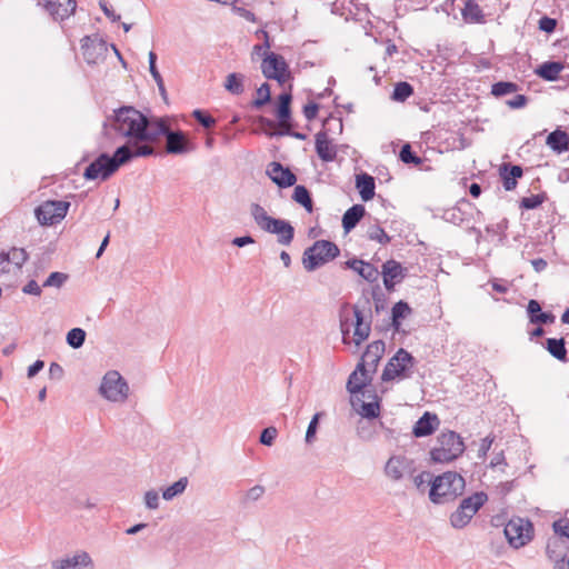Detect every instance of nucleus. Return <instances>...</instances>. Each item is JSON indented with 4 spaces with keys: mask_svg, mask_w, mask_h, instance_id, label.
I'll list each match as a JSON object with an SVG mask.
<instances>
[{
    "mask_svg": "<svg viewBox=\"0 0 569 569\" xmlns=\"http://www.w3.org/2000/svg\"><path fill=\"white\" fill-rule=\"evenodd\" d=\"M156 120L151 121L141 111L131 106H123L109 116L103 122V128H110L122 138H127L133 144L138 142L153 143L157 134L153 132Z\"/></svg>",
    "mask_w": 569,
    "mask_h": 569,
    "instance_id": "nucleus-1",
    "label": "nucleus"
},
{
    "mask_svg": "<svg viewBox=\"0 0 569 569\" xmlns=\"http://www.w3.org/2000/svg\"><path fill=\"white\" fill-rule=\"evenodd\" d=\"M465 487V479L459 473L447 471L433 479L429 498L436 505H443L462 495Z\"/></svg>",
    "mask_w": 569,
    "mask_h": 569,
    "instance_id": "nucleus-2",
    "label": "nucleus"
},
{
    "mask_svg": "<svg viewBox=\"0 0 569 569\" xmlns=\"http://www.w3.org/2000/svg\"><path fill=\"white\" fill-rule=\"evenodd\" d=\"M250 213L261 230L278 236V243L282 246L291 244L295 229L289 221L269 216L259 203H251Z\"/></svg>",
    "mask_w": 569,
    "mask_h": 569,
    "instance_id": "nucleus-3",
    "label": "nucleus"
},
{
    "mask_svg": "<svg viewBox=\"0 0 569 569\" xmlns=\"http://www.w3.org/2000/svg\"><path fill=\"white\" fill-rule=\"evenodd\" d=\"M465 451L461 437L451 430L441 432L437 439V446L430 451L431 460L448 463L456 460Z\"/></svg>",
    "mask_w": 569,
    "mask_h": 569,
    "instance_id": "nucleus-4",
    "label": "nucleus"
},
{
    "mask_svg": "<svg viewBox=\"0 0 569 569\" xmlns=\"http://www.w3.org/2000/svg\"><path fill=\"white\" fill-rule=\"evenodd\" d=\"M340 253L339 247L329 240H317L307 248L302 256V264L307 271H313L333 260Z\"/></svg>",
    "mask_w": 569,
    "mask_h": 569,
    "instance_id": "nucleus-5",
    "label": "nucleus"
},
{
    "mask_svg": "<svg viewBox=\"0 0 569 569\" xmlns=\"http://www.w3.org/2000/svg\"><path fill=\"white\" fill-rule=\"evenodd\" d=\"M487 501L488 495L483 491H478L463 498L456 511L450 516L451 526L456 529L465 528Z\"/></svg>",
    "mask_w": 569,
    "mask_h": 569,
    "instance_id": "nucleus-6",
    "label": "nucleus"
},
{
    "mask_svg": "<svg viewBox=\"0 0 569 569\" xmlns=\"http://www.w3.org/2000/svg\"><path fill=\"white\" fill-rule=\"evenodd\" d=\"M129 385L117 370H109L102 377L99 393L111 402H124L129 397Z\"/></svg>",
    "mask_w": 569,
    "mask_h": 569,
    "instance_id": "nucleus-7",
    "label": "nucleus"
},
{
    "mask_svg": "<svg viewBox=\"0 0 569 569\" xmlns=\"http://www.w3.org/2000/svg\"><path fill=\"white\" fill-rule=\"evenodd\" d=\"M505 536L509 545L519 549L528 545L535 536L533 525L529 519L515 517L505 526Z\"/></svg>",
    "mask_w": 569,
    "mask_h": 569,
    "instance_id": "nucleus-8",
    "label": "nucleus"
},
{
    "mask_svg": "<svg viewBox=\"0 0 569 569\" xmlns=\"http://www.w3.org/2000/svg\"><path fill=\"white\" fill-rule=\"evenodd\" d=\"M416 362V359L410 352L400 348L386 365L381 375L382 381H391L398 377L409 378Z\"/></svg>",
    "mask_w": 569,
    "mask_h": 569,
    "instance_id": "nucleus-9",
    "label": "nucleus"
},
{
    "mask_svg": "<svg viewBox=\"0 0 569 569\" xmlns=\"http://www.w3.org/2000/svg\"><path fill=\"white\" fill-rule=\"evenodd\" d=\"M153 132L157 134V141L161 136L166 137V150L171 154H181L191 150L189 141L182 131H172L163 119H156Z\"/></svg>",
    "mask_w": 569,
    "mask_h": 569,
    "instance_id": "nucleus-10",
    "label": "nucleus"
},
{
    "mask_svg": "<svg viewBox=\"0 0 569 569\" xmlns=\"http://www.w3.org/2000/svg\"><path fill=\"white\" fill-rule=\"evenodd\" d=\"M69 208L68 201L47 200L36 208L34 214L41 226H53L64 219Z\"/></svg>",
    "mask_w": 569,
    "mask_h": 569,
    "instance_id": "nucleus-11",
    "label": "nucleus"
},
{
    "mask_svg": "<svg viewBox=\"0 0 569 569\" xmlns=\"http://www.w3.org/2000/svg\"><path fill=\"white\" fill-rule=\"evenodd\" d=\"M154 154V148L150 143L138 142L133 144L128 140L127 143L118 147L112 156L111 161L116 164V170L128 163L130 160L137 157H148Z\"/></svg>",
    "mask_w": 569,
    "mask_h": 569,
    "instance_id": "nucleus-12",
    "label": "nucleus"
},
{
    "mask_svg": "<svg viewBox=\"0 0 569 569\" xmlns=\"http://www.w3.org/2000/svg\"><path fill=\"white\" fill-rule=\"evenodd\" d=\"M352 310L356 319L353 341L357 346H359L369 338L371 332L372 316L369 298L363 299L362 309H360L359 305H355Z\"/></svg>",
    "mask_w": 569,
    "mask_h": 569,
    "instance_id": "nucleus-13",
    "label": "nucleus"
},
{
    "mask_svg": "<svg viewBox=\"0 0 569 569\" xmlns=\"http://www.w3.org/2000/svg\"><path fill=\"white\" fill-rule=\"evenodd\" d=\"M261 71L267 79L277 80L280 84H283L289 78L288 63L281 54L274 52H266Z\"/></svg>",
    "mask_w": 569,
    "mask_h": 569,
    "instance_id": "nucleus-14",
    "label": "nucleus"
},
{
    "mask_svg": "<svg viewBox=\"0 0 569 569\" xmlns=\"http://www.w3.org/2000/svg\"><path fill=\"white\" fill-rule=\"evenodd\" d=\"M291 93L283 92L278 97L276 116L281 127L280 134H288L299 140H306L307 136L305 133L292 131L291 129Z\"/></svg>",
    "mask_w": 569,
    "mask_h": 569,
    "instance_id": "nucleus-15",
    "label": "nucleus"
},
{
    "mask_svg": "<svg viewBox=\"0 0 569 569\" xmlns=\"http://www.w3.org/2000/svg\"><path fill=\"white\" fill-rule=\"evenodd\" d=\"M116 172V164L111 161L110 156L101 153L86 168L83 178L86 180L100 179L106 181Z\"/></svg>",
    "mask_w": 569,
    "mask_h": 569,
    "instance_id": "nucleus-16",
    "label": "nucleus"
},
{
    "mask_svg": "<svg viewBox=\"0 0 569 569\" xmlns=\"http://www.w3.org/2000/svg\"><path fill=\"white\" fill-rule=\"evenodd\" d=\"M51 569H94V562L89 552L78 550L53 560Z\"/></svg>",
    "mask_w": 569,
    "mask_h": 569,
    "instance_id": "nucleus-17",
    "label": "nucleus"
},
{
    "mask_svg": "<svg viewBox=\"0 0 569 569\" xmlns=\"http://www.w3.org/2000/svg\"><path fill=\"white\" fill-rule=\"evenodd\" d=\"M107 50L106 41L97 34L86 36L81 39L82 56L89 64H96L99 60L103 59Z\"/></svg>",
    "mask_w": 569,
    "mask_h": 569,
    "instance_id": "nucleus-18",
    "label": "nucleus"
},
{
    "mask_svg": "<svg viewBox=\"0 0 569 569\" xmlns=\"http://www.w3.org/2000/svg\"><path fill=\"white\" fill-rule=\"evenodd\" d=\"M385 353V342L382 340H376L368 345L366 351L361 357V361L357 365V369L365 375L366 370L375 373L380 359Z\"/></svg>",
    "mask_w": 569,
    "mask_h": 569,
    "instance_id": "nucleus-19",
    "label": "nucleus"
},
{
    "mask_svg": "<svg viewBox=\"0 0 569 569\" xmlns=\"http://www.w3.org/2000/svg\"><path fill=\"white\" fill-rule=\"evenodd\" d=\"M28 260V253L23 248H11L9 251L0 252V273L16 272L22 268Z\"/></svg>",
    "mask_w": 569,
    "mask_h": 569,
    "instance_id": "nucleus-20",
    "label": "nucleus"
},
{
    "mask_svg": "<svg viewBox=\"0 0 569 569\" xmlns=\"http://www.w3.org/2000/svg\"><path fill=\"white\" fill-rule=\"evenodd\" d=\"M266 173L279 188H288L297 182V176L277 161L268 164Z\"/></svg>",
    "mask_w": 569,
    "mask_h": 569,
    "instance_id": "nucleus-21",
    "label": "nucleus"
},
{
    "mask_svg": "<svg viewBox=\"0 0 569 569\" xmlns=\"http://www.w3.org/2000/svg\"><path fill=\"white\" fill-rule=\"evenodd\" d=\"M385 472L391 480L399 481L412 472V460L403 456H392L385 466Z\"/></svg>",
    "mask_w": 569,
    "mask_h": 569,
    "instance_id": "nucleus-22",
    "label": "nucleus"
},
{
    "mask_svg": "<svg viewBox=\"0 0 569 569\" xmlns=\"http://www.w3.org/2000/svg\"><path fill=\"white\" fill-rule=\"evenodd\" d=\"M316 152L325 162H331L337 158V148L326 131H319L316 134Z\"/></svg>",
    "mask_w": 569,
    "mask_h": 569,
    "instance_id": "nucleus-23",
    "label": "nucleus"
},
{
    "mask_svg": "<svg viewBox=\"0 0 569 569\" xmlns=\"http://www.w3.org/2000/svg\"><path fill=\"white\" fill-rule=\"evenodd\" d=\"M362 396L370 399L371 401L365 402L358 399V402H360L359 408H357L358 413L367 419L378 418L380 416V398L376 391L366 390L363 391Z\"/></svg>",
    "mask_w": 569,
    "mask_h": 569,
    "instance_id": "nucleus-24",
    "label": "nucleus"
},
{
    "mask_svg": "<svg viewBox=\"0 0 569 569\" xmlns=\"http://www.w3.org/2000/svg\"><path fill=\"white\" fill-rule=\"evenodd\" d=\"M439 423L437 415L426 411L415 423L412 433L417 438L430 436L437 430Z\"/></svg>",
    "mask_w": 569,
    "mask_h": 569,
    "instance_id": "nucleus-25",
    "label": "nucleus"
},
{
    "mask_svg": "<svg viewBox=\"0 0 569 569\" xmlns=\"http://www.w3.org/2000/svg\"><path fill=\"white\" fill-rule=\"evenodd\" d=\"M77 8L76 0L47 1L46 9L54 20H64L70 17Z\"/></svg>",
    "mask_w": 569,
    "mask_h": 569,
    "instance_id": "nucleus-26",
    "label": "nucleus"
},
{
    "mask_svg": "<svg viewBox=\"0 0 569 569\" xmlns=\"http://www.w3.org/2000/svg\"><path fill=\"white\" fill-rule=\"evenodd\" d=\"M346 268L355 270L361 278L369 282H373L379 277L378 269L363 260L353 258L345 262Z\"/></svg>",
    "mask_w": 569,
    "mask_h": 569,
    "instance_id": "nucleus-27",
    "label": "nucleus"
},
{
    "mask_svg": "<svg viewBox=\"0 0 569 569\" xmlns=\"http://www.w3.org/2000/svg\"><path fill=\"white\" fill-rule=\"evenodd\" d=\"M405 269L396 260H388L382 264L383 283L388 290L395 286V281H400L403 277Z\"/></svg>",
    "mask_w": 569,
    "mask_h": 569,
    "instance_id": "nucleus-28",
    "label": "nucleus"
},
{
    "mask_svg": "<svg viewBox=\"0 0 569 569\" xmlns=\"http://www.w3.org/2000/svg\"><path fill=\"white\" fill-rule=\"evenodd\" d=\"M372 380V373L369 372V370L365 371V375H362L357 368L356 370L349 376L347 381V390L351 395H357L359 392L363 393L366 391V387L368 383H370Z\"/></svg>",
    "mask_w": 569,
    "mask_h": 569,
    "instance_id": "nucleus-29",
    "label": "nucleus"
},
{
    "mask_svg": "<svg viewBox=\"0 0 569 569\" xmlns=\"http://www.w3.org/2000/svg\"><path fill=\"white\" fill-rule=\"evenodd\" d=\"M527 313L531 323L549 325L553 323L556 319L555 315L551 312H543L540 303L535 299L529 300L527 305Z\"/></svg>",
    "mask_w": 569,
    "mask_h": 569,
    "instance_id": "nucleus-30",
    "label": "nucleus"
},
{
    "mask_svg": "<svg viewBox=\"0 0 569 569\" xmlns=\"http://www.w3.org/2000/svg\"><path fill=\"white\" fill-rule=\"evenodd\" d=\"M547 146L557 153H563L569 150V134L560 129L550 132L546 140Z\"/></svg>",
    "mask_w": 569,
    "mask_h": 569,
    "instance_id": "nucleus-31",
    "label": "nucleus"
},
{
    "mask_svg": "<svg viewBox=\"0 0 569 569\" xmlns=\"http://www.w3.org/2000/svg\"><path fill=\"white\" fill-rule=\"evenodd\" d=\"M366 209L362 204H353L342 216V228L350 232L363 218Z\"/></svg>",
    "mask_w": 569,
    "mask_h": 569,
    "instance_id": "nucleus-32",
    "label": "nucleus"
},
{
    "mask_svg": "<svg viewBox=\"0 0 569 569\" xmlns=\"http://www.w3.org/2000/svg\"><path fill=\"white\" fill-rule=\"evenodd\" d=\"M356 188L359 190L360 197L363 201H369L375 197V179L368 173H360L356 176Z\"/></svg>",
    "mask_w": 569,
    "mask_h": 569,
    "instance_id": "nucleus-33",
    "label": "nucleus"
},
{
    "mask_svg": "<svg viewBox=\"0 0 569 569\" xmlns=\"http://www.w3.org/2000/svg\"><path fill=\"white\" fill-rule=\"evenodd\" d=\"M523 171L520 166L503 164L500 170L503 188L507 191L513 190L517 186V179L522 176Z\"/></svg>",
    "mask_w": 569,
    "mask_h": 569,
    "instance_id": "nucleus-34",
    "label": "nucleus"
},
{
    "mask_svg": "<svg viewBox=\"0 0 569 569\" xmlns=\"http://www.w3.org/2000/svg\"><path fill=\"white\" fill-rule=\"evenodd\" d=\"M563 70V64L559 61H547L540 64L536 73L547 81H556L560 72Z\"/></svg>",
    "mask_w": 569,
    "mask_h": 569,
    "instance_id": "nucleus-35",
    "label": "nucleus"
},
{
    "mask_svg": "<svg viewBox=\"0 0 569 569\" xmlns=\"http://www.w3.org/2000/svg\"><path fill=\"white\" fill-rule=\"evenodd\" d=\"M412 312L408 302L400 300L395 303L391 309V327L395 331H400L401 320L410 316Z\"/></svg>",
    "mask_w": 569,
    "mask_h": 569,
    "instance_id": "nucleus-36",
    "label": "nucleus"
},
{
    "mask_svg": "<svg viewBox=\"0 0 569 569\" xmlns=\"http://www.w3.org/2000/svg\"><path fill=\"white\" fill-rule=\"evenodd\" d=\"M546 349L557 360L567 361V349L563 338H548L546 340Z\"/></svg>",
    "mask_w": 569,
    "mask_h": 569,
    "instance_id": "nucleus-37",
    "label": "nucleus"
},
{
    "mask_svg": "<svg viewBox=\"0 0 569 569\" xmlns=\"http://www.w3.org/2000/svg\"><path fill=\"white\" fill-rule=\"evenodd\" d=\"M462 17L467 22H482L483 13L476 0H467L461 10Z\"/></svg>",
    "mask_w": 569,
    "mask_h": 569,
    "instance_id": "nucleus-38",
    "label": "nucleus"
},
{
    "mask_svg": "<svg viewBox=\"0 0 569 569\" xmlns=\"http://www.w3.org/2000/svg\"><path fill=\"white\" fill-rule=\"evenodd\" d=\"M292 199L297 203L301 204L308 212H312L313 202L311 199V194L305 186L299 184L295 187Z\"/></svg>",
    "mask_w": 569,
    "mask_h": 569,
    "instance_id": "nucleus-39",
    "label": "nucleus"
},
{
    "mask_svg": "<svg viewBox=\"0 0 569 569\" xmlns=\"http://www.w3.org/2000/svg\"><path fill=\"white\" fill-rule=\"evenodd\" d=\"M244 76L241 73H229L226 78L224 88L232 94H241L244 91Z\"/></svg>",
    "mask_w": 569,
    "mask_h": 569,
    "instance_id": "nucleus-40",
    "label": "nucleus"
},
{
    "mask_svg": "<svg viewBox=\"0 0 569 569\" xmlns=\"http://www.w3.org/2000/svg\"><path fill=\"white\" fill-rule=\"evenodd\" d=\"M156 61H157V54L153 51H150L149 52V70H150V73H151L153 80L156 81V83L158 86V89L160 91V94L162 96L163 100H167V91H166V88H164L163 79H162L160 72L157 69Z\"/></svg>",
    "mask_w": 569,
    "mask_h": 569,
    "instance_id": "nucleus-41",
    "label": "nucleus"
},
{
    "mask_svg": "<svg viewBox=\"0 0 569 569\" xmlns=\"http://www.w3.org/2000/svg\"><path fill=\"white\" fill-rule=\"evenodd\" d=\"M563 549L565 548H563L562 543L559 540L553 539V540L548 541L546 552H547L548 558L553 563H556L560 560L567 559V556H566Z\"/></svg>",
    "mask_w": 569,
    "mask_h": 569,
    "instance_id": "nucleus-42",
    "label": "nucleus"
},
{
    "mask_svg": "<svg viewBox=\"0 0 569 569\" xmlns=\"http://www.w3.org/2000/svg\"><path fill=\"white\" fill-rule=\"evenodd\" d=\"M188 486V478L182 477L171 486H169L167 489L162 491V498L167 501L172 500L177 496L183 493Z\"/></svg>",
    "mask_w": 569,
    "mask_h": 569,
    "instance_id": "nucleus-43",
    "label": "nucleus"
},
{
    "mask_svg": "<svg viewBox=\"0 0 569 569\" xmlns=\"http://www.w3.org/2000/svg\"><path fill=\"white\" fill-rule=\"evenodd\" d=\"M412 94L413 87L407 81H400L396 83L391 99L398 102H403Z\"/></svg>",
    "mask_w": 569,
    "mask_h": 569,
    "instance_id": "nucleus-44",
    "label": "nucleus"
},
{
    "mask_svg": "<svg viewBox=\"0 0 569 569\" xmlns=\"http://www.w3.org/2000/svg\"><path fill=\"white\" fill-rule=\"evenodd\" d=\"M399 159L406 164L419 166L422 163V159L418 157L409 143H405L399 152Z\"/></svg>",
    "mask_w": 569,
    "mask_h": 569,
    "instance_id": "nucleus-45",
    "label": "nucleus"
},
{
    "mask_svg": "<svg viewBox=\"0 0 569 569\" xmlns=\"http://www.w3.org/2000/svg\"><path fill=\"white\" fill-rule=\"evenodd\" d=\"M518 91V84L510 81H499L492 84L491 93L495 97H502Z\"/></svg>",
    "mask_w": 569,
    "mask_h": 569,
    "instance_id": "nucleus-46",
    "label": "nucleus"
},
{
    "mask_svg": "<svg viewBox=\"0 0 569 569\" xmlns=\"http://www.w3.org/2000/svg\"><path fill=\"white\" fill-rule=\"evenodd\" d=\"M257 99H254L252 102H251V106L252 108L254 109H260L262 108L264 104H267L270 99H271V94H270V86L264 82L262 83L258 89H257Z\"/></svg>",
    "mask_w": 569,
    "mask_h": 569,
    "instance_id": "nucleus-47",
    "label": "nucleus"
},
{
    "mask_svg": "<svg viewBox=\"0 0 569 569\" xmlns=\"http://www.w3.org/2000/svg\"><path fill=\"white\" fill-rule=\"evenodd\" d=\"M84 340L86 331L81 328H73L67 333V343L74 349L82 347Z\"/></svg>",
    "mask_w": 569,
    "mask_h": 569,
    "instance_id": "nucleus-48",
    "label": "nucleus"
},
{
    "mask_svg": "<svg viewBox=\"0 0 569 569\" xmlns=\"http://www.w3.org/2000/svg\"><path fill=\"white\" fill-rule=\"evenodd\" d=\"M442 218L455 226H460L465 222V212L458 207H452L443 211Z\"/></svg>",
    "mask_w": 569,
    "mask_h": 569,
    "instance_id": "nucleus-49",
    "label": "nucleus"
},
{
    "mask_svg": "<svg viewBox=\"0 0 569 569\" xmlns=\"http://www.w3.org/2000/svg\"><path fill=\"white\" fill-rule=\"evenodd\" d=\"M367 237L368 239L377 241L381 244H387L391 240L386 231L378 224H373L368 229Z\"/></svg>",
    "mask_w": 569,
    "mask_h": 569,
    "instance_id": "nucleus-50",
    "label": "nucleus"
},
{
    "mask_svg": "<svg viewBox=\"0 0 569 569\" xmlns=\"http://www.w3.org/2000/svg\"><path fill=\"white\" fill-rule=\"evenodd\" d=\"M546 199L545 193L532 194L530 197H525L520 201V207L527 210L538 208Z\"/></svg>",
    "mask_w": 569,
    "mask_h": 569,
    "instance_id": "nucleus-51",
    "label": "nucleus"
},
{
    "mask_svg": "<svg viewBox=\"0 0 569 569\" xmlns=\"http://www.w3.org/2000/svg\"><path fill=\"white\" fill-rule=\"evenodd\" d=\"M192 117L206 129H209L216 124V119L203 110L196 109L192 112Z\"/></svg>",
    "mask_w": 569,
    "mask_h": 569,
    "instance_id": "nucleus-52",
    "label": "nucleus"
},
{
    "mask_svg": "<svg viewBox=\"0 0 569 569\" xmlns=\"http://www.w3.org/2000/svg\"><path fill=\"white\" fill-rule=\"evenodd\" d=\"M266 492V489L261 485H256L248 489L243 496V503H247L249 501H258Z\"/></svg>",
    "mask_w": 569,
    "mask_h": 569,
    "instance_id": "nucleus-53",
    "label": "nucleus"
},
{
    "mask_svg": "<svg viewBox=\"0 0 569 569\" xmlns=\"http://www.w3.org/2000/svg\"><path fill=\"white\" fill-rule=\"evenodd\" d=\"M68 274L62 272H52L50 276L46 279L43 282V287H56L60 288L63 286V283L67 281Z\"/></svg>",
    "mask_w": 569,
    "mask_h": 569,
    "instance_id": "nucleus-54",
    "label": "nucleus"
},
{
    "mask_svg": "<svg viewBox=\"0 0 569 569\" xmlns=\"http://www.w3.org/2000/svg\"><path fill=\"white\" fill-rule=\"evenodd\" d=\"M433 481L432 475L428 471H422L419 475L413 477V483L417 487V489L423 491L426 486H431V482Z\"/></svg>",
    "mask_w": 569,
    "mask_h": 569,
    "instance_id": "nucleus-55",
    "label": "nucleus"
},
{
    "mask_svg": "<svg viewBox=\"0 0 569 569\" xmlns=\"http://www.w3.org/2000/svg\"><path fill=\"white\" fill-rule=\"evenodd\" d=\"M321 416H322L321 412H317L312 417L311 421L309 422V426H308L307 432H306V442L307 443H311L315 440V437H316V433H317L318 423H319V419H320Z\"/></svg>",
    "mask_w": 569,
    "mask_h": 569,
    "instance_id": "nucleus-56",
    "label": "nucleus"
},
{
    "mask_svg": "<svg viewBox=\"0 0 569 569\" xmlns=\"http://www.w3.org/2000/svg\"><path fill=\"white\" fill-rule=\"evenodd\" d=\"M278 431L274 427L264 428L260 435V442L264 446H272Z\"/></svg>",
    "mask_w": 569,
    "mask_h": 569,
    "instance_id": "nucleus-57",
    "label": "nucleus"
},
{
    "mask_svg": "<svg viewBox=\"0 0 569 569\" xmlns=\"http://www.w3.org/2000/svg\"><path fill=\"white\" fill-rule=\"evenodd\" d=\"M144 503L148 509H157L159 507V495L156 490H149L144 493Z\"/></svg>",
    "mask_w": 569,
    "mask_h": 569,
    "instance_id": "nucleus-58",
    "label": "nucleus"
},
{
    "mask_svg": "<svg viewBox=\"0 0 569 569\" xmlns=\"http://www.w3.org/2000/svg\"><path fill=\"white\" fill-rule=\"evenodd\" d=\"M556 27H557V20L553 18L542 17L539 20V29L547 33L553 32Z\"/></svg>",
    "mask_w": 569,
    "mask_h": 569,
    "instance_id": "nucleus-59",
    "label": "nucleus"
},
{
    "mask_svg": "<svg viewBox=\"0 0 569 569\" xmlns=\"http://www.w3.org/2000/svg\"><path fill=\"white\" fill-rule=\"evenodd\" d=\"M552 527H553V530L556 533L569 539V520L568 519L555 521Z\"/></svg>",
    "mask_w": 569,
    "mask_h": 569,
    "instance_id": "nucleus-60",
    "label": "nucleus"
},
{
    "mask_svg": "<svg viewBox=\"0 0 569 569\" xmlns=\"http://www.w3.org/2000/svg\"><path fill=\"white\" fill-rule=\"evenodd\" d=\"M319 110V104L316 102H310L303 107V116L307 120L311 121L316 119Z\"/></svg>",
    "mask_w": 569,
    "mask_h": 569,
    "instance_id": "nucleus-61",
    "label": "nucleus"
},
{
    "mask_svg": "<svg viewBox=\"0 0 569 569\" xmlns=\"http://www.w3.org/2000/svg\"><path fill=\"white\" fill-rule=\"evenodd\" d=\"M528 99L523 94H517L515 98L507 101V104L511 109H519L527 104Z\"/></svg>",
    "mask_w": 569,
    "mask_h": 569,
    "instance_id": "nucleus-62",
    "label": "nucleus"
},
{
    "mask_svg": "<svg viewBox=\"0 0 569 569\" xmlns=\"http://www.w3.org/2000/svg\"><path fill=\"white\" fill-rule=\"evenodd\" d=\"M22 291L27 295H41V288L36 280H30L22 289Z\"/></svg>",
    "mask_w": 569,
    "mask_h": 569,
    "instance_id": "nucleus-63",
    "label": "nucleus"
},
{
    "mask_svg": "<svg viewBox=\"0 0 569 569\" xmlns=\"http://www.w3.org/2000/svg\"><path fill=\"white\" fill-rule=\"evenodd\" d=\"M49 376L51 379L60 380L63 377L62 367L57 362H52L49 368Z\"/></svg>",
    "mask_w": 569,
    "mask_h": 569,
    "instance_id": "nucleus-64",
    "label": "nucleus"
}]
</instances>
